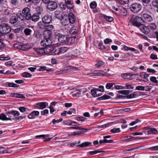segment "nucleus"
I'll return each instance as SVG.
<instances>
[{
  "instance_id": "35",
  "label": "nucleus",
  "mask_w": 158,
  "mask_h": 158,
  "mask_svg": "<svg viewBox=\"0 0 158 158\" xmlns=\"http://www.w3.org/2000/svg\"><path fill=\"white\" fill-rule=\"evenodd\" d=\"M152 5L156 8V11L158 12V0H154L152 2Z\"/></svg>"
},
{
  "instance_id": "19",
  "label": "nucleus",
  "mask_w": 158,
  "mask_h": 158,
  "mask_svg": "<svg viewBox=\"0 0 158 158\" xmlns=\"http://www.w3.org/2000/svg\"><path fill=\"white\" fill-rule=\"evenodd\" d=\"M65 2L68 4V8L70 9V10L71 11H73L74 5L71 0H65Z\"/></svg>"
},
{
  "instance_id": "15",
  "label": "nucleus",
  "mask_w": 158,
  "mask_h": 158,
  "mask_svg": "<svg viewBox=\"0 0 158 158\" xmlns=\"http://www.w3.org/2000/svg\"><path fill=\"white\" fill-rule=\"evenodd\" d=\"M61 20L62 24L65 26L68 25L70 23L68 17L67 16L63 17Z\"/></svg>"
},
{
  "instance_id": "24",
  "label": "nucleus",
  "mask_w": 158,
  "mask_h": 158,
  "mask_svg": "<svg viewBox=\"0 0 158 158\" xmlns=\"http://www.w3.org/2000/svg\"><path fill=\"white\" fill-rule=\"evenodd\" d=\"M17 47L19 49L22 50H26L29 48L27 44L19 45Z\"/></svg>"
},
{
  "instance_id": "40",
  "label": "nucleus",
  "mask_w": 158,
  "mask_h": 158,
  "mask_svg": "<svg viewBox=\"0 0 158 158\" xmlns=\"http://www.w3.org/2000/svg\"><path fill=\"white\" fill-rule=\"evenodd\" d=\"M129 0H118L119 4L123 5L127 4L129 2Z\"/></svg>"
},
{
  "instance_id": "2",
  "label": "nucleus",
  "mask_w": 158,
  "mask_h": 158,
  "mask_svg": "<svg viewBox=\"0 0 158 158\" xmlns=\"http://www.w3.org/2000/svg\"><path fill=\"white\" fill-rule=\"evenodd\" d=\"M10 27L6 23H3L0 25V50L5 46L2 39L5 38L4 34L9 33L11 31Z\"/></svg>"
},
{
  "instance_id": "21",
  "label": "nucleus",
  "mask_w": 158,
  "mask_h": 158,
  "mask_svg": "<svg viewBox=\"0 0 158 158\" xmlns=\"http://www.w3.org/2000/svg\"><path fill=\"white\" fill-rule=\"evenodd\" d=\"M47 23H46L43 21H40L38 23V27L40 29H44L47 27Z\"/></svg>"
},
{
  "instance_id": "14",
  "label": "nucleus",
  "mask_w": 158,
  "mask_h": 158,
  "mask_svg": "<svg viewBox=\"0 0 158 158\" xmlns=\"http://www.w3.org/2000/svg\"><path fill=\"white\" fill-rule=\"evenodd\" d=\"M139 29L143 33L145 34H148L149 33V28L147 26H144L143 24L139 27Z\"/></svg>"
},
{
  "instance_id": "48",
  "label": "nucleus",
  "mask_w": 158,
  "mask_h": 158,
  "mask_svg": "<svg viewBox=\"0 0 158 158\" xmlns=\"http://www.w3.org/2000/svg\"><path fill=\"white\" fill-rule=\"evenodd\" d=\"M97 3L95 1L91 2L90 5V6L92 9H94L97 6Z\"/></svg>"
},
{
  "instance_id": "58",
  "label": "nucleus",
  "mask_w": 158,
  "mask_h": 158,
  "mask_svg": "<svg viewBox=\"0 0 158 158\" xmlns=\"http://www.w3.org/2000/svg\"><path fill=\"white\" fill-rule=\"evenodd\" d=\"M68 129H77V130H82V129H83V128L81 127H69L68 128Z\"/></svg>"
},
{
  "instance_id": "29",
  "label": "nucleus",
  "mask_w": 158,
  "mask_h": 158,
  "mask_svg": "<svg viewBox=\"0 0 158 158\" xmlns=\"http://www.w3.org/2000/svg\"><path fill=\"white\" fill-rule=\"evenodd\" d=\"M91 143L90 142H85L84 143H82L81 144H80L78 145H77V147H79L81 148H83L85 147H86L89 146V145L91 144Z\"/></svg>"
},
{
  "instance_id": "50",
  "label": "nucleus",
  "mask_w": 158,
  "mask_h": 158,
  "mask_svg": "<svg viewBox=\"0 0 158 158\" xmlns=\"http://www.w3.org/2000/svg\"><path fill=\"white\" fill-rule=\"evenodd\" d=\"M114 88L117 89H125V87L122 85H115L114 84Z\"/></svg>"
},
{
  "instance_id": "57",
  "label": "nucleus",
  "mask_w": 158,
  "mask_h": 158,
  "mask_svg": "<svg viewBox=\"0 0 158 158\" xmlns=\"http://www.w3.org/2000/svg\"><path fill=\"white\" fill-rule=\"evenodd\" d=\"M63 121V119L62 118H60L59 119L56 120L55 119H53L52 121V123L53 124H55L56 123H58L59 122H61Z\"/></svg>"
},
{
  "instance_id": "23",
  "label": "nucleus",
  "mask_w": 158,
  "mask_h": 158,
  "mask_svg": "<svg viewBox=\"0 0 158 158\" xmlns=\"http://www.w3.org/2000/svg\"><path fill=\"white\" fill-rule=\"evenodd\" d=\"M18 20V18L15 16L12 15L10 19V23L12 24H14L16 23Z\"/></svg>"
},
{
  "instance_id": "51",
  "label": "nucleus",
  "mask_w": 158,
  "mask_h": 158,
  "mask_svg": "<svg viewBox=\"0 0 158 158\" xmlns=\"http://www.w3.org/2000/svg\"><path fill=\"white\" fill-rule=\"evenodd\" d=\"M137 95L134 93L131 94L129 95H127V98H136L137 96Z\"/></svg>"
},
{
  "instance_id": "34",
  "label": "nucleus",
  "mask_w": 158,
  "mask_h": 158,
  "mask_svg": "<svg viewBox=\"0 0 158 158\" xmlns=\"http://www.w3.org/2000/svg\"><path fill=\"white\" fill-rule=\"evenodd\" d=\"M149 75L146 74L145 73H142L140 74V77H141L143 78L144 79L146 80L147 81H148V78L149 77Z\"/></svg>"
},
{
  "instance_id": "52",
  "label": "nucleus",
  "mask_w": 158,
  "mask_h": 158,
  "mask_svg": "<svg viewBox=\"0 0 158 158\" xmlns=\"http://www.w3.org/2000/svg\"><path fill=\"white\" fill-rule=\"evenodd\" d=\"M60 53H61L60 50L59 48L58 49H56L54 52H52V53H51V54H52V55H54L56 54H59Z\"/></svg>"
},
{
  "instance_id": "10",
  "label": "nucleus",
  "mask_w": 158,
  "mask_h": 158,
  "mask_svg": "<svg viewBox=\"0 0 158 158\" xmlns=\"http://www.w3.org/2000/svg\"><path fill=\"white\" fill-rule=\"evenodd\" d=\"M157 130L155 128L146 127L144 130L143 132L146 135H150L156 133Z\"/></svg>"
},
{
  "instance_id": "33",
  "label": "nucleus",
  "mask_w": 158,
  "mask_h": 158,
  "mask_svg": "<svg viewBox=\"0 0 158 158\" xmlns=\"http://www.w3.org/2000/svg\"><path fill=\"white\" fill-rule=\"evenodd\" d=\"M114 83H108L106 86V88L107 89H114Z\"/></svg>"
},
{
  "instance_id": "30",
  "label": "nucleus",
  "mask_w": 158,
  "mask_h": 158,
  "mask_svg": "<svg viewBox=\"0 0 158 158\" xmlns=\"http://www.w3.org/2000/svg\"><path fill=\"white\" fill-rule=\"evenodd\" d=\"M98 91L97 89L95 88L94 89H92L91 90V94L92 96L94 97H98L100 95L99 94H97V92Z\"/></svg>"
},
{
  "instance_id": "5",
  "label": "nucleus",
  "mask_w": 158,
  "mask_h": 158,
  "mask_svg": "<svg viewBox=\"0 0 158 158\" xmlns=\"http://www.w3.org/2000/svg\"><path fill=\"white\" fill-rule=\"evenodd\" d=\"M130 22L133 25L139 28L143 25L144 21L141 17L137 16L134 18H131Z\"/></svg>"
},
{
  "instance_id": "42",
  "label": "nucleus",
  "mask_w": 158,
  "mask_h": 158,
  "mask_svg": "<svg viewBox=\"0 0 158 158\" xmlns=\"http://www.w3.org/2000/svg\"><path fill=\"white\" fill-rule=\"evenodd\" d=\"M103 17L108 22H111L113 20V18L110 16L104 15H103Z\"/></svg>"
},
{
  "instance_id": "64",
  "label": "nucleus",
  "mask_w": 158,
  "mask_h": 158,
  "mask_svg": "<svg viewBox=\"0 0 158 158\" xmlns=\"http://www.w3.org/2000/svg\"><path fill=\"white\" fill-rule=\"evenodd\" d=\"M80 70L77 67H74L72 66V72H77Z\"/></svg>"
},
{
  "instance_id": "59",
  "label": "nucleus",
  "mask_w": 158,
  "mask_h": 158,
  "mask_svg": "<svg viewBox=\"0 0 158 158\" xmlns=\"http://www.w3.org/2000/svg\"><path fill=\"white\" fill-rule=\"evenodd\" d=\"M151 81L155 83H157L158 82L157 80L156 79V78L155 77H152L150 78Z\"/></svg>"
},
{
  "instance_id": "26",
  "label": "nucleus",
  "mask_w": 158,
  "mask_h": 158,
  "mask_svg": "<svg viewBox=\"0 0 158 158\" xmlns=\"http://www.w3.org/2000/svg\"><path fill=\"white\" fill-rule=\"evenodd\" d=\"M35 51L39 54L45 53L44 48H37L35 49Z\"/></svg>"
},
{
  "instance_id": "25",
  "label": "nucleus",
  "mask_w": 158,
  "mask_h": 158,
  "mask_svg": "<svg viewBox=\"0 0 158 158\" xmlns=\"http://www.w3.org/2000/svg\"><path fill=\"white\" fill-rule=\"evenodd\" d=\"M12 97L19 98H23L25 97L22 94L17 93H12L10 95Z\"/></svg>"
},
{
  "instance_id": "53",
  "label": "nucleus",
  "mask_w": 158,
  "mask_h": 158,
  "mask_svg": "<svg viewBox=\"0 0 158 158\" xmlns=\"http://www.w3.org/2000/svg\"><path fill=\"white\" fill-rule=\"evenodd\" d=\"M145 87L143 86H138L135 87V89L138 90L143 91Z\"/></svg>"
},
{
  "instance_id": "43",
  "label": "nucleus",
  "mask_w": 158,
  "mask_h": 158,
  "mask_svg": "<svg viewBox=\"0 0 158 158\" xmlns=\"http://www.w3.org/2000/svg\"><path fill=\"white\" fill-rule=\"evenodd\" d=\"M72 66H70L67 67L64 69V72L65 73L72 72Z\"/></svg>"
},
{
  "instance_id": "36",
  "label": "nucleus",
  "mask_w": 158,
  "mask_h": 158,
  "mask_svg": "<svg viewBox=\"0 0 158 158\" xmlns=\"http://www.w3.org/2000/svg\"><path fill=\"white\" fill-rule=\"evenodd\" d=\"M0 119L2 120H9V117H7L6 115L3 114H0Z\"/></svg>"
},
{
  "instance_id": "54",
  "label": "nucleus",
  "mask_w": 158,
  "mask_h": 158,
  "mask_svg": "<svg viewBox=\"0 0 158 158\" xmlns=\"http://www.w3.org/2000/svg\"><path fill=\"white\" fill-rule=\"evenodd\" d=\"M149 27L152 29H155L156 28V25L154 23H152L149 24Z\"/></svg>"
},
{
  "instance_id": "11",
  "label": "nucleus",
  "mask_w": 158,
  "mask_h": 158,
  "mask_svg": "<svg viewBox=\"0 0 158 158\" xmlns=\"http://www.w3.org/2000/svg\"><path fill=\"white\" fill-rule=\"evenodd\" d=\"M57 7L56 3L55 2H49L47 6L48 9L50 10H53L56 9Z\"/></svg>"
},
{
  "instance_id": "12",
  "label": "nucleus",
  "mask_w": 158,
  "mask_h": 158,
  "mask_svg": "<svg viewBox=\"0 0 158 158\" xmlns=\"http://www.w3.org/2000/svg\"><path fill=\"white\" fill-rule=\"evenodd\" d=\"M52 16L48 14L45 15L42 18V20L44 22L47 24L50 23L52 22Z\"/></svg>"
},
{
  "instance_id": "16",
  "label": "nucleus",
  "mask_w": 158,
  "mask_h": 158,
  "mask_svg": "<svg viewBox=\"0 0 158 158\" xmlns=\"http://www.w3.org/2000/svg\"><path fill=\"white\" fill-rule=\"evenodd\" d=\"M143 18L146 22H151L153 20V19L151 16L146 14H143L142 15Z\"/></svg>"
},
{
  "instance_id": "56",
  "label": "nucleus",
  "mask_w": 158,
  "mask_h": 158,
  "mask_svg": "<svg viewBox=\"0 0 158 158\" xmlns=\"http://www.w3.org/2000/svg\"><path fill=\"white\" fill-rule=\"evenodd\" d=\"M75 119L78 121H83L85 120V118L83 117H78L75 118Z\"/></svg>"
},
{
  "instance_id": "28",
  "label": "nucleus",
  "mask_w": 158,
  "mask_h": 158,
  "mask_svg": "<svg viewBox=\"0 0 158 158\" xmlns=\"http://www.w3.org/2000/svg\"><path fill=\"white\" fill-rule=\"evenodd\" d=\"M68 4L65 2V3L61 2L60 4V6L61 9L63 10H65L66 8L70 10V9L68 8Z\"/></svg>"
},
{
  "instance_id": "60",
  "label": "nucleus",
  "mask_w": 158,
  "mask_h": 158,
  "mask_svg": "<svg viewBox=\"0 0 158 158\" xmlns=\"http://www.w3.org/2000/svg\"><path fill=\"white\" fill-rule=\"evenodd\" d=\"M11 12L8 9H6L4 11V14L6 15H8L11 14Z\"/></svg>"
},
{
  "instance_id": "7",
  "label": "nucleus",
  "mask_w": 158,
  "mask_h": 158,
  "mask_svg": "<svg viewBox=\"0 0 158 158\" xmlns=\"http://www.w3.org/2000/svg\"><path fill=\"white\" fill-rule=\"evenodd\" d=\"M8 114H11L13 115V118L9 117V120H13L15 121H17L19 119L21 118V116H18L19 115V113L18 111L12 110L10 112H7Z\"/></svg>"
},
{
  "instance_id": "3",
  "label": "nucleus",
  "mask_w": 158,
  "mask_h": 158,
  "mask_svg": "<svg viewBox=\"0 0 158 158\" xmlns=\"http://www.w3.org/2000/svg\"><path fill=\"white\" fill-rule=\"evenodd\" d=\"M56 35L59 41L65 44H70L74 43L72 41L73 38L69 37L67 35H64L59 32H56Z\"/></svg>"
},
{
  "instance_id": "6",
  "label": "nucleus",
  "mask_w": 158,
  "mask_h": 158,
  "mask_svg": "<svg viewBox=\"0 0 158 158\" xmlns=\"http://www.w3.org/2000/svg\"><path fill=\"white\" fill-rule=\"evenodd\" d=\"M142 7V6L140 3L138 2H135L130 5L129 8L132 12L136 13L141 10Z\"/></svg>"
},
{
  "instance_id": "1",
  "label": "nucleus",
  "mask_w": 158,
  "mask_h": 158,
  "mask_svg": "<svg viewBox=\"0 0 158 158\" xmlns=\"http://www.w3.org/2000/svg\"><path fill=\"white\" fill-rule=\"evenodd\" d=\"M54 29V27L52 25H47L44 34V39L40 42L42 45H49L52 43V31Z\"/></svg>"
},
{
  "instance_id": "18",
  "label": "nucleus",
  "mask_w": 158,
  "mask_h": 158,
  "mask_svg": "<svg viewBox=\"0 0 158 158\" xmlns=\"http://www.w3.org/2000/svg\"><path fill=\"white\" fill-rule=\"evenodd\" d=\"M68 19L70 23L73 24L75 22L76 19L74 14L70 12L69 14Z\"/></svg>"
},
{
  "instance_id": "61",
  "label": "nucleus",
  "mask_w": 158,
  "mask_h": 158,
  "mask_svg": "<svg viewBox=\"0 0 158 158\" xmlns=\"http://www.w3.org/2000/svg\"><path fill=\"white\" fill-rule=\"evenodd\" d=\"M150 58L152 60H155L158 59L157 55L153 54H152L151 55Z\"/></svg>"
},
{
  "instance_id": "49",
  "label": "nucleus",
  "mask_w": 158,
  "mask_h": 158,
  "mask_svg": "<svg viewBox=\"0 0 158 158\" xmlns=\"http://www.w3.org/2000/svg\"><path fill=\"white\" fill-rule=\"evenodd\" d=\"M111 97L108 95H105L100 98L99 99L100 100H105L109 99Z\"/></svg>"
},
{
  "instance_id": "22",
  "label": "nucleus",
  "mask_w": 158,
  "mask_h": 158,
  "mask_svg": "<svg viewBox=\"0 0 158 158\" xmlns=\"http://www.w3.org/2000/svg\"><path fill=\"white\" fill-rule=\"evenodd\" d=\"M78 28L76 27H73L69 31V32L71 34L75 35L77 34L78 32Z\"/></svg>"
},
{
  "instance_id": "39",
  "label": "nucleus",
  "mask_w": 158,
  "mask_h": 158,
  "mask_svg": "<svg viewBox=\"0 0 158 158\" xmlns=\"http://www.w3.org/2000/svg\"><path fill=\"white\" fill-rule=\"evenodd\" d=\"M60 53H63L66 52L70 48L65 47H62L59 48Z\"/></svg>"
},
{
  "instance_id": "44",
  "label": "nucleus",
  "mask_w": 158,
  "mask_h": 158,
  "mask_svg": "<svg viewBox=\"0 0 158 158\" xmlns=\"http://www.w3.org/2000/svg\"><path fill=\"white\" fill-rule=\"evenodd\" d=\"M8 85L10 87H17L19 86V85L18 84H15L13 83H9L8 84Z\"/></svg>"
},
{
  "instance_id": "27",
  "label": "nucleus",
  "mask_w": 158,
  "mask_h": 158,
  "mask_svg": "<svg viewBox=\"0 0 158 158\" xmlns=\"http://www.w3.org/2000/svg\"><path fill=\"white\" fill-rule=\"evenodd\" d=\"M40 19V17L37 14H34L31 16V20L34 22L37 21Z\"/></svg>"
},
{
  "instance_id": "31",
  "label": "nucleus",
  "mask_w": 158,
  "mask_h": 158,
  "mask_svg": "<svg viewBox=\"0 0 158 158\" xmlns=\"http://www.w3.org/2000/svg\"><path fill=\"white\" fill-rule=\"evenodd\" d=\"M25 1L27 3L31 2L33 4L37 5L39 3L40 0H25Z\"/></svg>"
},
{
  "instance_id": "45",
  "label": "nucleus",
  "mask_w": 158,
  "mask_h": 158,
  "mask_svg": "<svg viewBox=\"0 0 158 158\" xmlns=\"http://www.w3.org/2000/svg\"><path fill=\"white\" fill-rule=\"evenodd\" d=\"M19 110L20 112L23 113H24L25 112L27 111V110H29L27 108L23 106L19 107Z\"/></svg>"
},
{
  "instance_id": "55",
  "label": "nucleus",
  "mask_w": 158,
  "mask_h": 158,
  "mask_svg": "<svg viewBox=\"0 0 158 158\" xmlns=\"http://www.w3.org/2000/svg\"><path fill=\"white\" fill-rule=\"evenodd\" d=\"M102 152V151H99L97 150V151H93L89 152V154L90 155H93L97 154L98 153L101 152Z\"/></svg>"
},
{
  "instance_id": "8",
  "label": "nucleus",
  "mask_w": 158,
  "mask_h": 158,
  "mask_svg": "<svg viewBox=\"0 0 158 158\" xmlns=\"http://www.w3.org/2000/svg\"><path fill=\"white\" fill-rule=\"evenodd\" d=\"M92 76H102L108 77L110 75L109 73H106L105 72L100 70H96L93 71L92 73Z\"/></svg>"
},
{
  "instance_id": "9",
  "label": "nucleus",
  "mask_w": 158,
  "mask_h": 158,
  "mask_svg": "<svg viewBox=\"0 0 158 158\" xmlns=\"http://www.w3.org/2000/svg\"><path fill=\"white\" fill-rule=\"evenodd\" d=\"M51 44L49 45H43L41 44V46H46L44 48L45 54H47L49 55H52L51 53L54 50V48L53 46L51 45Z\"/></svg>"
},
{
  "instance_id": "4",
  "label": "nucleus",
  "mask_w": 158,
  "mask_h": 158,
  "mask_svg": "<svg viewBox=\"0 0 158 158\" xmlns=\"http://www.w3.org/2000/svg\"><path fill=\"white\" fill-rule=\"evenodd\" d=\"M31 15L30 9L26 7L22 10V14H18V17L22 20H29L31 19Z\"/></svg>"
},
{
  "instance_id": "62",
  "label": "nucleus",
  "mask_w": 158,
  "mask_h": 158,
  "mask_svg": "<svg viewBox=\"0 0 158 158\" xmlns=\"http://www.w3.org/2000/svg\"><path fill=\"white\" fill-rule=\"evenodd\" d=\"M141 2L144 5H146L150 2V0H141Z\"/></svg>"
},
{
  "instance_id": "20",
  "label": "nucleus",
  "mask_w": 158,
  "mask_h": 158,
  "mask_svg": "<svg viewBox=\"0 0 158 158\" xmlns=\"http://www.w3.org/2000/svg\"><path fill=\"white\" fill-rule=\"evenodd\" d=\"M62 15V13L61 12L56 11L55 12L54 17L59 19L61 20L63 17Z\"/></svg>"
},
{
  "instance_id": "46",
  "label": "nucleus",
  "mask_w": 158,
  "mask_h": 158,
  "mask_svg": "<svg viewBox=\"0 0 158 158\" xmlns=\"http://www.w3.org/2000/svg\"><path fill=\"white\" fill-rule=\"evenodd\" d=\"M130 91L129 90H122L118 91V92L123 94H128L129 93Z\"/></svg>"
},
{
  "instance_id": "13",
  "label": "nucleus",
  "mask_w": 158,
  "mask_h": 158,
  "mask_svg": "<svg viewBox=\"0 0 158 158\" xmlns=\"http://www.w3.org/2000/svg\"><path fill=\"white\" fill-rule=\"evenodd\" d=\"M35 105L37 108L43 109L48 105V103L46 102H42L37 103Z\"/></svg>"
},
{
  "instance_id": "17",
  "label": "nucleus",
  "mask_w": 158,
  "mask_h": 158,
  "mask_svg": "<svg viewBox=\"0 0 158 158\" xmlns=\"http://www.w3.org/2000/svg\"><path fill=\"white\" fill-rule=\"evenodd\" d=\"M39 114V112L37 111H34L28 115V117L29 119H34L35 117Z\"/></svg>"
},
{
  "instance_id": "63",
  "label": "nucleus",
  "mask_w": 158,
  "mask_h": 158,
  "mask_svg": "<svg viewBox=\"0 0 158 158\" xmlns=\"http://www.w3.org/2000/svg\"><path fill=\"white\" fill-rule=\"evenodd\" d=\"M98 91L103 92L104 91V87L102 85L100 86L98 89H97Z\"/></svg>"
},
{
  "instance_id": "38",
  "label": "nucleus",
  "mask_w": 158,
  "mask_h": 158,
  "mask_svg": "<svg viewBox=\"0 0 158 158\" xmlns=\"http://www.w3.org/2000/svg\"><path fill=\"white\" fill-rule=\"evenodd\" d=\"M104 63L102 61H99L95 64V66L97 68H99L104 65Z\"/></svg>"
},
{
  "instance_id": "32",
  "label": "nucleus",
  "mask_w": 158,
  "mask_h": 158,
  "mask_svg": "<svg viewBox=\"0 0 158 158\" xmlns=\"http://www.w3.org/2000/svg\"><path fill=\"white\" fill-rule=\"evenodd\" d=\"M32 31V30L28 28L25 29L24 30V32L27 36L30 35Z\"/></svg>"
},
{
  "instance_id": "47",
  "label": "nucleus",
  "mask_w": 158,
  "mask_h": 158,
  "mask_svg": "<svg viewBox=\"0 0 158 158\" xmlns=\"http://www.w3.org/2000/svg\"><path fill=\"white\" fill-rule=\"evenodd\" d=\"M110 131L111 133H118L120 131V128H114L110 130Z\"/></svg>"
},
{
  "instance_id": "37",
  "label": "nucleus",
  "mask_w": 158,
  "mask_h": 158,
  "mask_svg": "<svg viewBox=\"0 0 158 158\" xmlns=\"http://www.w3.org/2000/svg\"><path fill=\"white\" fill-rule=\"evenodd\" d=\"M67 114L69 115H71L72 114L70 110L68 111L67 110H64L63 112L61 113V115L62 116H64L66 117H68V116H67L66 115Z\"/></svg>"
},
{
  "instance_id": "41",
  "label": "nucleus",
  "mask_w": 158,
  "mask_h": 158,
  "mask_svg": "<svg viewBox=\"0 0 158 158\" xmlns=\"http://www.w3.org/2000/svg\"><path fill=\"white\" fill-rule=\"evenodd\" d=\"M22 76L24 77H30L32 76V75L29 73L24 72L22 74Z\"/></svg>"
}]
</instances>
